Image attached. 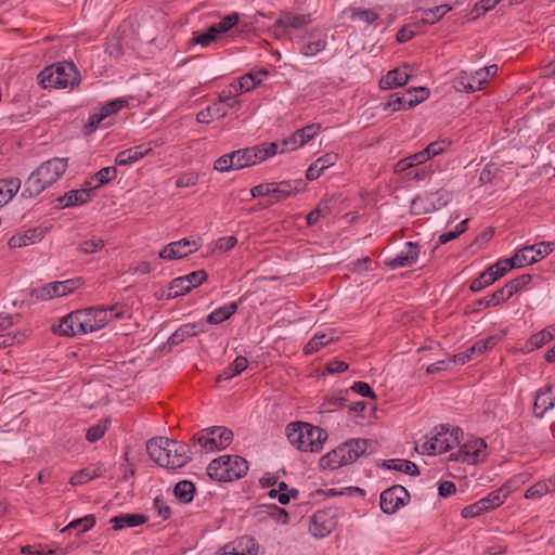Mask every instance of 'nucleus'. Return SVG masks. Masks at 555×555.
I'll return each instance as SVG.
<instances>
[{"instance_id": "35", "label": "nucleus", "mask_w": 555, "mask_h": 555, "mask_svg": "<svg viewBox=\"0 0 555 555\" xmlns=\"http://www.w3.org/2000/svg\"><path fill=\"white\" fill-rule=\"evenodd\" d=\"M109 521L115 530H121L141 526L147 521V517L143 514H120L111 518Z\"/></svg>"}, {"instance_id": "49", "label": "nucleus", "mask_w": 555, "mask_h": 555, "mask_svg": "<svg viewBox=\"0 0 555 555\" xmlns=\"http://www.w3.org/2000/svg\"><path fill=\"white\" fill-rule=\"evenodd\" d=\"M349 11L352 21H360L366 25L373 24L378 18V14L371 9L351 8Z\"/></svg>"}, {"instance_id": "12", "label": "nucleus", "mask_w": 555, "mask_h": 555, "mask_svg": "<svg viewBox=\"0 0 555 555\" xmlns=\"http://www.w3.org/2000/svg\"><path fill=\"white\" fill-rule=\"evenodd\" d=\"M486 448L482 439H474L461 446L456 453H451L449 460L475 464L485 459Z\"/></svg>"}, {"instance_id": "30", "label": "nucleus", "mask_w": 555, "mask_h": 555, "mask_svg": "<svg viewBox=\"0 0 555 555\" xmlns=\"http://www.w3.org/2000/svg\"><path fill=\"white\" fill-rule=\"evenodd\" d=\"M153 149L151 146L138 145L134 147L127 149L125 151L119 152L116 155L115 163L118 166H127L132 165L135 162L140 160L144 156L152 153Z\"/></svg>"}, {"instance_id": "41", "label": "nucleus", "mask_w": 555, "mask_h": 555, "mask_svg": "<svg viewBox=\"0 0 555 555\" xmlns=\"http://www.w3.org/2000/svg\"><path fill=\"white\" fill-rule=\"evenodd\" d=\"M20 188L21 181L17 178L0 180V207L11 201Z\"/></svg>"}, {"instance_id": "36", "label": "nucleus", "mask_w": 555, "mask_h": 555, "mask_svg": "<svg viewBox=\"0 0 555 555\" xmlns=\"http://www.w3.org/2000/svg\"><path fill=\"white\" fill-rule=\"evenodd\" d=\"M409 79L410 76L405 69L395 68L380 79L379 86L382 89H392L406 85Z\"/></svg>"}, {"instance_id": "17", "label": "nucleus", "mask_w": 555, "mask_h": 555, "mask_svg": "<svg viewBox=\"0 0 555 555\" xmlns=\"http://www.w3.org/2000/svg\"><path fill=\"white\" fill-rule=\"evenodd\" d=\"M306 182L302 179L284 180L281 182H272L271 197L275 202L284 201L306 189Z\"/></svg>"}, {"instance_id": "46", "label": "nucleus", "mask_w": 555, "mask_h": 555, "mask_svg": "<svg viewBox=\"0 0 555 555\" xmlns=\"http://www.w3.org/2000/svg\"><path fill=\"white\" fill-rule=\"evenodd\" d=\"M231 462L228 463L230 468L231 480L240 479L244 477L248 470V462L238 455H230Z\"/></svg>"}, {"instance_id": "8", "label": "nucleus", "mask_w": 555, "mask_h": 555, "mask_svg": "<svg viewBox=\"0 0 555 555\" xmlns=\"http://www.w3.org/2000/svg\"><path fill=\"white\" fill-rule=\"evenodd\" d=\"M530 274H521L516 279L507 282L502 288L486 296L485 298L478 299L476 306L478 307H495L506 300H508L514 294L518 293L524 286L531 281Z\"/></svg>"}, {"instance_id": "39", "label": "nucleus", "mask_w": 555, "mask_h": 555, "mask_svg": "<svg viewBox=\"0 0 555 555\" xmlns=\"http://www.w3.org/2000/svg\"><path fill=\"white\" fill-rule=\"evenodd\" d=\"M412 93L413 91L409 89L406 90V92L402 94H391L389 101L385 104V109L390 108L391 111L396 112L400 109H408L414 107L415 104H410V100H413Z\"/></svg>"}, {"instance_id": "18", "label": "nucleus", "mask_w": 555, "mask_h": 555, "mask_svg": "<svg viewBox=\"0 0 555 555\" xmlns=\"http://www.w3.org/2000/svg\"><path fill=\"white\" fill-rule=\"evenodd\" d=\"M405 246V251L403 250L392 258H387L385 260L386 266H388L391 269H397L414 264L418 258L420 246L417 243L414 242H408Z\"/></svg>"}, {"instance_id": "27", "label": "nucleus", "mask_w": 555, "mask_h": 555, "mask_svg": "<svg viewBox=\"0 0 555 555\" xmlns=\"http://www.w3.org/2000/svg\"><path fill=\"white\" fill-rule=\"evenodd\" d=\"M338 160V154L331 152L315 159L307 169L306 178L309 181L318 179L325 169L335 165Z\"/></svg>"}, {"instance_id": "45", "label": "nucleus", "mask_w": 555, "mask_h": 555, "mask_svg": "<svg viewBox=\"0 0 555 555\" xmlns=\"http://www.w3.org/2000/svg\"><path fill=\"white\" fill-rule=\"evenodd\" d=\"M475 74H468L467 72H461L454 79V88L457 91L472 93L477 91Z\"/></svg>"}, {"instance_id": "60", "label": "nucleus", "mask_w": 555, "mask_h": 555, "mask_svg": "<svg viewBox=\"0 0 555 555\" xmlns=\"http://www.w3.org/2000/svg\"><path fill=\"white\" fill-rule=\"evenodd\" d=\"M347 399L344 396L327 397L321 405V413H331L345 405Z\"/></svg>"}, {"instance_id": "61", "label": "nucleus", "mask_w": 555, "mask_h": 555, "mask_svg": "<svg viewBox=\"0 0 555 555\" xmlns=\"http://www.w3.org/2000/svg\"><path fill=\"white\" fill-rule=\"evenodd\" d=\"M451 142L448 140H438L429 143L425 149L426 156L428 159L442 154L449 146Z\"/></svg>"}, {"instance_id": "2", "label": "nucleus", "mask_w": 555, "mask_h": 555, "mask_svg": "<svg viewBox=\"0 0 555 555\" xmlns=\"http://www.w3.org/2000/svg\"><path fill=\"white\" fill-rule=\"evenodd\" d=\"M289 443L302 452H320L327 439V433L305 422H292L286 426Z\"/></svg>"}, {"instance_id": "10", "label": "nucleus", "mask_w": 555, "mask_h": 555, "mask_svg": "<svg viewBox=\"0 0 555 555\" xmlns=\"http://www.w3.org/2000/svg\"><path fill=\"white\" fill-rule=\"evenodd\" d=\"M409 500L410 494L408 490L400 485H395L380 493L379 505L385 514L391 515L401 506H404Z\"/></svg>"}, {"instance_id": "37", "label": "nucleus", "mask_w": 555, "mask_h": 555, "mask_svg": "<svg viewBox=\"0 0 555 555\" xmlns=\"http://www.w3.org/2000/svg\"><path fill=\"white\" fill-rule=\"evenodd\" d=\"M47 188V183H43V179L38 175L37 169L34 170L24 184V189L22 191L23 197H35L43 192Z\"/></svg>"}, {"instance_id": "59", "label": "nucleus", "mask_w": 555, "mask_h": 555, "mask_svg": "<svg viewBox=\"0 0 555 555\" xmlns=\"http://www.w3.org/2000/svg\"><path fill=\"white\" fill-rule=\"evenodd\" d=\"M502 490H496L488 494L487 496L480 499V503L483 504V508L486 512L499 507L504 503L506 495L501 496Z\"/></svg>"}, {"instance_id": "6", "label": "nucleus", "mask_w": 555, "mask_h": 555, "mask_svg": "<svg viewBox=\"0 0 555 555\" xmlns=\"http://www.w3.org/2000/svg\"><path fill=\"white\" fill-rule=\"evenodd\" d=\"M232 440V430L223 426L208 427L193 436V441L197 442L201 451L205 452L223 450L231 444Z\"/></svg>"}, {"instance_id": "11", "label": "nucleus", "mask_w": 555, "mask_h": 555, "mask_svg": "<svg viewBox=\"0 0 555 555\" xmlns=\"http://www.w3.org/2000/svg\"><path fill=\"white\" fill-rule=\"evenodd\" d=\"M202 246L201 237L196 240L181 238L177 242L167 244L160 251L159 258L165 260H173L184 258L192 253L198 250Z\"/></svg>"}, {"instance_id": "34", "label": "nucleus", "mask_w": 555, "mask_h": 555, "mask_svg": "<svg viewBox=\"0 0 555 555\" xmlns=\"http://www.w3.org/2000/svg\"><path fill=\"white\" fill-rule=\"evenodd\" d=\"M112 114L104 104L99 112L92 113L89 117L88 124L86 125V133L89 134L93 131H95L98 128L103 127L106 128L112 125Z\"/></svg>"}, {"instance_id": "3", "label": "nucleus", "mask_w": 555, "mask_h": 555, "mask_svg": "<svg viewBox=\"0 0 555 555\" xmlns=\"http://www.w3.org/2000/svg\"><path fill=\"white\" fill-rule=\"evenodd\" d=\"M38 82L44 89L74 88L80 82V75L73 62H63L42 69L38 75Z\"/></svg>"}, {"instance_id": "21", "label": "nucleus", "mask_w": 555, "mask_h": 555, "mask_svg": "<svg viewBox=\"0 0 555 555\" xmlns=\"http://www.w3.org/2000/svg\"><path fill=\"white\" fill-rule=\"evenodd\" d=\"M309 41H305L300 44V53L305 56H314L318 53L324 51L327 47L326 34L313 29L308 33Z\"/></svg>"}, {"instance_id": "23", "label": "nucleus", "mask_w": 555, "mask_h": 555, "mask_svg": "<svg viewBox=\"0 0 555 555\" xmlns=\"http://www.w3.org/2000/svg\"><path fill=\"white\" fill-rule=\"evenodd\" d=\"M367 444L369 440L366 439H353L339 444L338 448L341 457H345V462L350 464L366 452Z\"/></svg>"}, {"instance_id": "31", "label": "nucleus", "mask_w": 555, "mask_h": 555, "mask_svg": "<svg viewBox=\"0 0 555 555\" xmlns=\"http://www.w3.org/2000/svg\"><path fill=\"white\" fill-rule=\"evenodd\" d=\"M44 231L41 228L28 229L24 233L13 235L8 244L11 248H20L41 241Z\"/></svg>"}, {"instance_id": "26", "label": "nucleus", "mask_w": 555, "mask_h": 555, "mask_svg": "<svg viewBox=\"0 0 555 555\" xmlns=\"http://www.w3.org/2000/svg\"><path fill=\"white\" fill-rule=\"evenodd\" d=\"M554 243L553 242H540L538 244L531 245V246H525L524 248L519 249L516 254H524L527 256L529 261H526L524 266L532 264L538 262L539 260L543 259L547 255H550L554 250Z\"/></svg>"}, {"instance_id": "5", "label": "nucleus", "mask_w": 555, "mask_h": 555, "mask_svg": "<svg viewBox=\"0 0 555 555\" xmlns=\"http://www.w3.org/2000/svg\"><path fill=\"white\" fill-rule=\"evenodd\" d=\"M280 144L264 142L231 152L235 170L250 167L267 160L279 153Z\"/></svg>"}, {"instance_id": "64", "label": "nucleus", "mask_w": 555, "mask_h": 555, "mask_svg": "<svg viewBox=\"0 0 555 555\" xmlns=\"http://www.w3.org/2000/svg\"><path fill=\"white\" fill-rule=\"evenodd\" d=\"M238 20V14L234 12L224 16L219 23H216L212 26L218 30V35L220 36L221 34L227 33L234 25H236Z\"/></svg>"}, {"instance_id": "4", "label": "nucleus", "mask_w": 555, "mask_h": 555, "mask_svg": "<svg viewBox=\"0 0 555 555\" xmlns=\"http://www.w3.org/2000/svg\"><path fill=\"white\" fill-rule=\"evenodd\" d=\"M124 306L119 304L108 307H91L80 310L83 334L99 331L109 321L121 319L124 317Z\"/></svg>"}, {"instance_id": "57", "label": "nucleus", "mask_w": 555, "mask_h": 555, "mask_svg": "<svg viewBox=\"0 0 555 555\" xmlns=\"http://www.w3.org/2000/svg\"><path fill=\"white\" fill-rule=\"evenodd\" d=\"M117 176V169L115 167H104L101 170H99L94 177L93 180L96 181V184L93 186L94 189L100 188L109 181L114 180Z\"/></svg>"}, {"instance_id": "32", "label": "nucleus", "mask_w": 555, "mask_h": 555, "mask_svg": "<svg viewBox=\"0 0 555 555\" xmlns=\"http://www.w3.org/2000/svg\"><path fill=\"white\" fill-rule=\"evenodd\" d=\"M339 337L336 335V330H330L326 333H317L306 344L304 347L305 354H312L319 351L321 348L326 345L337 341Z\"/></svg>"}, {"instance_id": "9", "label": "nucleus", "mask_w": 555, "mask_h": 555, "mask_svg": "<svg viewBox=\"0 0 555 555\" xmlns=\"http://www.w3.org/2000/svg\"><path fill=\"white\" fill-rule=\"evenodd\" d=\"M81 279H70L66 281H56L44 284L33 291L37 299L50 300L53 298L66 296L81 286Z\"/></svg>"}, {"instance_id": "29", "label": "nucleus", "mask_w": 555, "mask_h": 555, "mask_svg": "<svg viewBox=\"0 0 555 555\" xmlns=\"http://www.w3.org/2000/svg\"><path fill=\"white\" fill-rule=\"evenodd\" d=\"M205 331L204 323H188L181 325L175 333L170 335L167 345L170 347L178 346L188 337H193Z\"/></svg>"}, {"instance_id": "25", "label": "nucleus", "mask_w": 555, "mask_h": 555, "mask_svg": "<svg viewBox=\"0 0 555 555\" xmlns=\"http://www.w3.org/2000/svg\"><path fill=\"white\" fill-rule=\"evenodd\" d=\"M229 462H231L230 455H221L212 460L207 467V475L220 482L232 481L230 468H228Z\"/></svg>"}, {"instance_id": "53", "label": "nucleus", "mask_w": 555, "mask_h": 555, "mask_svg": "<svg viewBox=\"0 0 555 555\" xmlns=\"http://www.w3.org/2000/svg\"><path fill=\"white\" fill-rule=\"evenodd\" d=\"M101 474L102 473L100 472V468H83L70 478V483L73 486L82 485L95 477L101 476Z\"/></svg>"}, {"instance_id": "15", "label": "nucleus", "mask_w": 555, "mask_h": 555, "mask_svg": "<svg viewBox=\"0 0 555 555\" xmlns=\"http://www.w3.org/2000/svg\"><path fill=\"white\" fill-rule=\"evenodd\" d=\"M336 526L333 512L331 509H321L313 514L310 520V532L317 538L328 535Z\"/></svg>"}, {"instance_id": "13", "label": "nucleus", "mask_w": 555, "mask_h": 555, "mask_svg": "<svg viewBox=\"0 0 555 555\" xmlns=\"http://www.w3.org/2000/svg\"><path fill=\"white\" fill-rule=\"evenodd\" d=\"M320 128V125H308L295 131L289 138L284 139L280 142H275L276 144H280L279 153L294 151L305 145L307 142L314 138V135L319 132Z\"/></svg>"}, {"instance_id": "63", "label": "nucleus", "mask_w": 555, "mask_h": 555, "mask_svg": "<svg viewBox=\"0 0 555 555\" xmlns=\"http://www.w3.org/2000/svg\"><path fill=\"white\" fill-rule=\"evenodd\" d=\"M434 173V169L431 166H425L418 169L412 168L410 171H408L404 175V180H416V181H424L428 179Z\"/></svg>"}, {"instance_id": "56", "label": "nucleus", "mask_w": 555, "mask_h": 555, "mask_svg": "<svg viewBox=\"0 0 555 555\" xmlns=\"http://www.w3.org/2000/svg\"><path fill=\"white\" fill-rule=\"evenodd\" d=\"M105 243L100 237H92L90 240H86L79 244L78 250L85 255L94 254L101 249H103Z\"/></svg>"}, {"instance_id": "47", "label": "nucleus", "mask_w": 555, "mask_h": 555, "mask_svg": "<svg viewBox=\"0 0 555 555\" xmlns=\"http://www.w3.org/2000/svg\"><path fill=\"white\" fill-rule=\"evenodd\" d=\"M95 522L96 520L94 515H86L81 518L70 521L66 527L62 529L61 532L64 533L72 529H75L78 531V533H83L92 529L95 526Z\"/></svg>"}, {"instance_id": "22", "label": "nucleus", "mask_w": 555, "mask_h": 555, "mask_svg": "<svg viewBox=\"0 0 555 555\" xmlns=\"http://www.w3.org/2000/svg\"><path fill=\"white\" fill-rule=\"evenodd\" d=\"M527 256L521 254H515L511 258L501 259L494 264L490 266L488 270L492 272V275L495 276V281L502 276H504L509 270L514 268H522L526 262ZM527 261H529L527 259Z\"/></svg>"}, {"instance_id": "20", "label": "nucleus", "mask_w": 555, "mask_h": 555, "mask_svg": "<svg viewBox=\"0 0 555 555\" xmlns=\"http://www.w3.org/2000/svg\"><path fill=\"white\" fill-rule=\"evenodd\" d=\"M555 406V389L552 385H546L537 391L533 414L537 417H542L545 412Z\"/></svg>"}, {"instance_id": "44", "label": "nucleus", "mask_w": 555, "mask_h": 555, "mask_svg": "<svg viewBox=\"0 0 555 555\" xmlns=\"http://www.w3.org/2000/svg\"><path fill=\"white\" fill-rule=\"evenodd\" d=\"M195 486L190 480H181L175 486L173 493L181 503H190L195 493Z\"/></svg>"}, {"instance_id": "52", "label": "nucleus", "mask_w": 555, "mask_h": 555, "mask_svg": "<svg viewBox=\"0 0 555 555\" xmlns=\"http://www.w3.org/2000/svg\"><path fill=\"white\" fill-rule=\"evenodd\" d=\"M495 282V276L492 275L488 269L480 273L470 284V291L474 293L480 292L487 286Z\"/></svg>"}, {"instance_id": "54", "label": "nucleus", "mask_w": 555, "mask_h": 555, "mask_svg": "<svg viewBox=\"0 0 555 555\" xmlns=\"http://www.w3.org/2000/svg\"><path fill=\"white\" fill-rule=\"evenodd\" d=\"M422 31L421 23L416 22L410 25L403 26L399 31L397 33V41L400 43L408 42L411 40L415 35L420 34Z\"/></svg>"}, {"instance_id": "19", "label": "nucleus", "mask_w": 555, "mask_h": 555, "mask_svg": "<svg viewBox=\"0 0 555 555\" xmlns=\"http://www.w3.org/2000/svg\"><path fill=\"white\" fill-rule=\"evenodd\" d=\"M92 188H82L79 190H70L63 196H59L55 202L56 208H66L80 206L88 203L91 199Z\"/></svg>"}, {"instance_id": "14", "label": "nucleus", "mask_w": 555, "mask_h": 555, "mask_svg": "<svg viewBox=\"0 0 555 555\" xmlns=\"http://www.w3.org/2000/svg\"><path fill=\"white\" fill-rule=\"evenodd\" d=\"M67 169V158H51L42 163L38 168V175L43 179V183L51 186L56 182Z\"/></svg>"}, {"instance_id": "28", "label": "nucleus", "mask_w": 555, "mask_h": 555, "mask_svg": "<svg viewBox=\"0 0 555 555\" xmlns=\"http://www.w3.org/2000/svg\"><path fill=\"white\" fill-rule=\"evenodd\" d=\"M311 23L310 14H296L294 12H282L274 26L282 28L299 29Z\"/></svg>"}, {"instance_id": "50", "label": "nucleus", "mask_w": 555, "mask_h": 555, "mask_svg": "<svg viewBox=\"0 0 555 555\" xmlns=\"http://www.w3.org/2000/svg\"><path fill=\"white\" fill-rule=\"evenodd\" d=\"M191 291L192 289L189 286L185 278L179 276V278H176L172 280L169 291H168V294H167V298L168 299L177 298V297L182 296Z\"/></svg>"}, {"instance_id": "42", "label": "nucleus", "mask_w": 555, "mask_h": 555, "mask_svg": "<svg viewBox=\"0 0 555 555\" xmlns=\"http://www.w3.org/2000/svg\"><path fill=\"white\" fill-rule=\"evenodd\" d=\"M237 310V304L231 302L215 309L207 315V322L210 324H220L230 319Z\"/></svg>"}, {"instance_id": "62", "label": "nucleus", "mask_w": 555, "mask_h": 555, "mask_svg": "<svg viewBox=\"0 0 555 555\" xmlns=\"http://www.w3.org/2000/svg\"><path fill=\"white\" fill-rule=\"evenodd\" d=\"M495 345V338L494 337H488L483 339L477 340L469 349V353L473 356H480L485 351L491 349Z\"/></svg>"}, {"instance_id": "1", "label": "nucleus", "mask_w": 555, "mask_h": 555, "mask_svg": "<svg viewBox=\"0 0 555 555\" xmlns=\"http://www.w3.org/2000/svg\"><path fill=\"white\" fill-rule=\"evenodd\" d=\"M146 451L156 464L167 469L181 468L191 460V450L186 443L165 437L150 439Z\"/></svg>"}, {"instance_id": "38", "label": "nucleus", "mask_w": 555, "mask_h": 555, "mask_svg": "<svg viewBox=\"0 0 555 555\" xmlns=\"http://www.w3.org/2000/svg\"><path fill=\"white\" fill-rule=\"evenodd\" d=\"M382 466L387 469L402 472L410 476L420 475V470H418V467L416 466V464L409 460H402V459L385 460V461H383Z\"/></svg>"}, {"instance_id": "58", "label": "nucleus", "mask_w": 555, "mask_h": 555, "mask_svg": "<svg viewBox=\"0 0 555 555\" xmlns=\"http://www.w3.org/2000/svg\"><path fill=\"white\" fill-rule=\"evenodd\" d=\"M26 335L22 332L0 334V349L20 345L24 343Z\"/></svg>"}, {"instance_id": "7", "label": "nucleus", "mask_w": 555, "mask_h": 555, "mask_svg": "<svg viewBox=\"0 0 555 555\" xmlns=\"http://www.w3.org/2000/svg\"><path fill=\"white\" fill-rule=\"evenodd\" d=\"M462 436L461 428L455 427L450 431L448 426L441 425L439 431L422 444V452L427 454L444 453L457 446Z\"/></svg>"}, {"instance_id": "24", "label": "nucleus", "mask_w": 555, "mask_h": 555, "mask_svg": "<svg viewBox=\"0 0 555 555\" xmlns=\"http://www.w3.org/2000/svg\"><path fill=\"white\" fill-rule=\"evenodd\" d=\"M259 545L251 537L244 535L238 538L234 544L225 545L223 554L231 555H257Z\"/></svg>"}, {"instance_id": "51", "label": "nucleus", "mask_w": 555, "mask_h": 555, "mask_svg": "<svg viewBox=\"0 0 555 555\" xmlns=\"http://www.w3.org/2000/svg\"><path fill=\"white\" fill-rule=\"evenodd\" d=\"M218 30L211 25L206 31L204 33H195L193 38L191 39V42L194 44H201L203 47H208L211 42L216 41L218 39Z\"/></svg>"}, {"instance_id": "55", "label": "nucleus", "mask_w": 555, "mask_h": 555, "mask_svg": "<svg viewBox=\"0 0 555 555\" xmlns=\"http://www.w3.org/2000/svg\"><path fill=\"white\" fill-rule=\"evenodd\" d=\"M107 428H108V421L107 420L100 421L98 424L92 425L91 427L88 428L87 434H86V439L89 442H95L104 436Z\"/></svg>"}, {"instance_id": "33", "label": "nucleus", "mask_w": 555, "mask_h": 555, "mask_svg": "<svg viewBox=\"0 0 555 555\" xmlns=\"http://www.w3.org/2000/svg\"><path fill=\"white\" fill-rule=\"evenodd\" d=\"M229 115V109L224 107L222 102H214L206 108L197 113L196 119L201 124H209L215 119H220Z\"/></svg>"}, {"instance_id": "40", "label": "nucleus", "mask_w": 555, "mask_h": 555, "mask_svg": "<svg viewBox=\"0 0 555 555\" xmlns=\"http://www.w3.org/2000/svg\"><path fill=\"white\" fill-rule=\"evenodd\" d=\"M555 491V475L554 477L542 480L526 490L525 496L527 499H540L543 495Z\"/></svg>"}, {"instance_id": "16", "label": "nucleus", "mask_w": 555, "mask_h": 555, "mask_svg": "<svg viewBox=\"0 0 555 555\" xmlns=\"http://www.w3.org/2000/svg\"><path fill=\"white\" fill-rule=\"evenodd\" d=\"M51 330L54 334L61 336L83 335L80 310H76L63 317L57 324L52 325Z\"/></svg>"}, {"instance_id": "43", "label": "nucleus", "mask_w": 555, "mask_h": 555, "mask_svg": "<svg viewBox=\"0 0 555 555\" xmlns=\"http://www.w3.org/2000/svg\"><path fill=\"white\" fill-rule=\"evenodd\" d=\"M451 10V7L448 4H441L428 10L422 11V18L418 23L422 25H433L436 22L440 21L447 12Z\"/></svg>"}, {"instance_id": "48", "label": "nucleus", "mask_w": 555, "mask_h": 555, "mask_svg": "<svg viewBox=\"0 0 555 555\" xmlns=\"http://www.w3.org/2000/svg\"><path fill=\"white\" fill-rule=\"evenodd\" d=\"M320 465L322 468L336 469L347 465V463L345 462V457H341V453L337 447L320 459Z\"/></svg>"}]
</instances>
